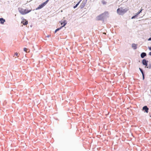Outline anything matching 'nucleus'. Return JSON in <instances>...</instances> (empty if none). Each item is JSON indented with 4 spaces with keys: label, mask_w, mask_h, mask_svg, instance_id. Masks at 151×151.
<instances>
[{
    "label": "nucleus",
    "mask_w": 151,
    "mask_h": 151,
    "mask_svg": "<svg viewBox=\"0 0 151 151\" xmlns=\"http://www.w3.org/2000/svg\"><path fill=\"white\" fill-rule=\"evenodd\" d=\"M128 10V9H123L122 8L120 7L117 9V13L119 15H122L126 13Z\"/></svg>",
    "instance_id": "1"
},
{
    "label": "nucleus",
    "mask_w": 151,
    "mask_h": 151,
    "mask_svg": "<svg viewBox=\"0 0 151 151\" xmlns=\"http://www.w3.org/2000/svg\"><path fill=\"white\" fill-rule=\"evenodd\" d=\"M49 0H47L45 2L42 4L40 5L38 7L36 8V10H37L43 8L44 6H45Z\"/></svg>",
    "instance_id": "2"
},
{
    "label": "nucleus",
    "mask_w": 151,
    "mask_h": 151,
    "mask_svg": "<svg viewBox=\"0 0 151 151\" xmlns=\"http://www.w3.org/2000/svg\"><path fill=\"white\" fill-rule=\"evenodd\" d=\"M103 14H101L97 16L96 17V19L97 20H102L104 19V16H103Z\"/></svg>",
    "instance_id": "3"
},
{
    "label": "nucleus",
    "mask_w": 151,
    "mask_h": 151,
    "mask_svg": "<svg viewBox=\"0 0 151 151\" xmlns=\"http://www.w3.org/2000/svg\"><path fill=\"white\" fill-rule=\"evenodd\" d=\"M19 11L20 14L22 15H24L29 13V12H27L24 13V9H22V8H20L19 9Z\"/></svg>",
    "instance_id": "4"
},
{
    "label": "nucleus",
    "mask_w": 151,
    "mask_h": 151,
    "mask_svg": "<svg viewBox=\"0 0 151 151\" xmlns=\"http://www.w3.org/2000/svg\"><path fill=\"white\" fill-rule=\"evenodd\" d=\"M64 24L61 27H60L58 28L55 31V33H56L58 31H59L60 30L62 27H64L66 24V23L65 21L64 22Z\"/></svg>",
    "instance_id": "5"
},
{
    "label": "nucleus",
    "mask_w": 151,
    "mask_h": 151,
    "mask_svg": "<svg viewBox=\"0 0 151 151\" xmlns=\"http://www.w3.org/2000/svg\"><path fill=\"white\" fill-rule=\"evenodd\" d=\"M148 61L146 60L145 59H143L142 61V64L146 66H147L148 65Z\"/></svg>",
    "instance_id": "6"
},
{
    "label": "nucleus",
    "mask_w": 151,
    "mask_h": 151,
    "mask_svg": "<svg viewBox=\"0 0 151 151\" xmlns=\"http://www.w3.org/2000/svg\"><path fill=\"white\" fill-rule=\"evenodd\" d=\"M139 69L142 74L143 80H144L145 79V75L144 72L143 70L141 68H139Z\"/></svg>",
    "instance_id": "7"
},
{
    "label": "nucleus",
    "mask_w": 151,
    "mask_h": 151,
    "mask_svg": "<svg viewBox=\"0 0 151 151\" xmlns=\"http://www.w3.org/2000/svg\"><path fill=\"white\" fill-rule=\"evenodd\" d=\"M142 110L145 111L146 112L148 113V112L149 108L146 106H145L143 107Z\"/></svg>",
    "instance_id": "8"
},
{
    "label": "nucleus",
    "mask_w": 151,
    "mask_h": 151,
    "mask_svg": "<svg viewBox=\"0 0 151 151\" xmlns=\"http://www.w3.org/2000/svg\"><path fill=\"white\" fill-rule=\"evenodd\" d=\"M102 14H103V16H105L104 17V18L107 17H108L109 13L108 12H105L104 13H102Z\"/></svg>",
    "instance_id": "9"
},
{
    "label": "nucleus",
    "mask_w": 151,
    "mask_h": 151,
    "mask_svg": "<svg viewBox=\"0 0 151 151\" xmlns=\"http://www.w3.org/2000/svg\"><path fill=\"white\" fill-rule=\"evenodd\" d=\"M24 20L22 21L21 23L24 25H26L28 24V21L26 20L25 19H24Z\"/></svg>",
    "instance_id": "10"
},
{
    "label": "nucleus",
    "mask_w": 151,
    "mask_h": 151,
    "mask_svg": "<svg viewBox=\"0 0 151 151\" xmlns=\"http://www.w3.org/2000/svg\"><path fill=\"white\" fill-rule=\"evenodd\" d=\"M140 56L141 58H143L146 56V53L144 52H142Z\"/></svg>",
    "instance_id": "11"
},
{
    "label": "nucleus",
    "mask_w": 151,
    "mask_h": 151,
    "mask_svg": "<svg viewBox=\"0 0 151 151\" xmlns=\"http://www.w3.org/2000/svg\"><path fill=\"white\" fill-rule=\"evenodd\" d=\"M86 2H82L81 4L80 7L81 8H83L86 5Z\"/></svg>",
    "instance_id": "12"
},
{
    "label": "nucleus",
    "mask_w": 151,
    "mask_h": 151,
    "mask_svg": "<svg viewBox=\"0 0 151 151\" xmlns=\"http://www.w3.org/2000/svg\"><path fill=\"white\" fill-rule=\"evenodd\" d=\"M0 21L1 24H3L4 22H5V20L3 18H0Z\"/></svg>",
    "instance_id": "13"
},
{
    "label": "nucleus",
    "mask_w": 151,
    "mask_h": 151,
    "mask_svg": "<svg viewBox=\"0 0 151 151\" xmlns=\"http://www.w3.org/2000/svg\"><path fill=\"white\" fill-rule=\"evenodd\" d=\"M132 47L135 50L137 48V45L133 43L132 44Z\"/></svg>",
    "instance_id": "14"
},
{
    "label": "nucleus",
    "mask_w": 151,
    "mask_h": 151,
    "mask_svg": "<svg viewBox=\"0 0 151 151\" xmlns=\"http://www.w3.org/2000/svg\"><path fill=\"white\" fill-rule=\"evenodd\" d=\"M147 68L149 69H151V63H149L147 66Z\"/></svg>",
    "instance_id": "15"
},
{
    "label": "nucleus",
    "mask_w": 151,
    "mask_h": 151,
    "mask_svg": "<svg viewBox=\"0 0 151 151\" xmlns=\"http://www.w3.org/2000/svg\"><path fill=\"white\" fill-rule=\"evenodd\" d=\"M142 9H141L138 12H137V13H136V14L138 16L140 13H141L142 12Z\"/></svg>",
    "instance_id": "16"
},
{
    "label": "nucleus",
    "mask_w": 151,
    "mask_h": 151,
    "mask_svg": "<svg viewBox=\"0 0 151 151\" xmlns=\"http://www.w3.org/2000/svg\"><path fill=\"white\" fill-rule=\"evenodd\" d=\"M81 0L79 2H78V3L77 4H76V5L75 6H74L73 7V8H74V9H75L76 7H77L79 5V4L80 3V2H81Z\"/></svg>",
    "instance_id": "17"
},
{
    "label": "nucleus",
    "mask_w": 151,
    "mask_h": 151,
    "mask_svg": "<svg viewBox=\"0 0 151 151\" xmlns=\"http://www.w3.org/2000/svg\"><path fill=\"white\" fill-rule=\"evenodd\" d=\"M20 55V54H18L17 52H15L14 53V55L15 56H16L17 57H19V55Z\"/></svg>",
    "instance_id": "18"
},
{
    "label": "nucleus",
    "mask_w": 151,
    "mask_h": 151,
    "mask_svg": "<svg viewBox=\"0 0 151 151\" xmlns=\"http://www.w3.org/2000/svg\"><path fill=\"white\" fill-rule=\"evenodd\" d=\"M65 21L67 23V21L65 20H64L63 22H62L61 21L60 22L61 25H63L64 24V22Z\"/></svg>",
    "instance_id": "19"
},
{
    "label": "nucleus",
    "mask_w": 151,
    "mask_h": 151,
    "mask_svg": "<svg viewBox=\"0 0 151 151\" xmlns=\"http://www.w3.org/2000/svg\"><path fill=\"white\" fill-rule=\"evenodd\" d=\"M24 13H26V12H29L31 11V10H27L26 9H24Z\"/></svg>",
    "instance_id": "20"
},
{
    "label": "nucleus",
    "mask_w": 151,
    "mask_h": 151,
    "mask_svg": "<svg viewBox=\"0 0 151 151\" xmlns=\"http://www.w3.org/2000/svg\"><path fill=\"white\" fill-rule=\"evenodd\" d=\"M137 15L136 14L135 16H133L132 17L131 19H133L135 18V17H137Z\"/></svg>",
    "instance_id": "21"
},
{
    "label": "nucleus",
    "mask_w": 151,
    "mask_h": 151,
    "mask_svg": "<svg viewBox=\"0 0 151 151\" xmlns=\"http://www.w3.org/2000/svg\"><path fill=\"white\" fill-rule=\"evenodd\" d=\"M102 3L104 4H106V2L104 1H102Z\"/></svg>",
    "instance_id": "22"
},
{
    "label": "nucleus",
    "mask_w": 151,
    "mask_h": 151,
    "mask_svg": "<svg viewBox=\"0 0 151 151\" xmlns=\"http://www.w3.org/2000/svg\"><path fill=\"white\" fill-rule=\"evenodd\" d=\"M28 50L26 48H25V47H24V51L26 52H27V50Z\"/></svg>",
    "instance_id": "23"
},
{
    "label": "nucleus",
    "mask_w": 151,
    "mask_h": 151,
    "mask_svg": "<svg viewBox=\"0 0 151 151\" xmlns=\"http://www.w3.org/2000/svg\"><path fill=\"white\" fill-rule=\"evenodd\" d=\"M50 36H51L50 35H48L47 36H46V37H50Z\"/></svg>",
    "instance_id": "24"
},
{
    "label": "nucleus",
    "mask_w": 151,
    "mask_h": 151,
    "mask_svg": "<svg viewBox=\"0 0 151 151\" xmlns=\"http://www.w3.org/2000/svg\"><path fill=\"white\" fill-rule=\"evenodd\" d=\"M148 41H150L151 40V37H150V38H149L148 39Z\"/></svg>",
    "instance_id": "25"
},
{
    "label": "nucleus",
    "mask_w": 151,
    "mask_h": 151,
    "mask_svg": "<svg viewBox=\"0 0 151 151\" xmlns=\"http://www.w3.org/2000/svg\"><path fill=\"white\" fill-rule=\"evenodd\" d=\"M149 49L150 50H151V47H149Z\"/></svg>",
    "instance_id": "26"
},
{
    "label": "nucleus",
    "mask_w": 151,
    "mask_h": 151,
    "mask_svg": "<svg viewBox=\"0 0 151 151\" xmlns=\"http://www.w3.org/2000/svg\"><path fill=\"white\" fill-rule=\"evenodd\" d=\"M149 55H151V52H150L149 53Z\"/></svg>",
    "instance_id": "27"
}]
</instances>
